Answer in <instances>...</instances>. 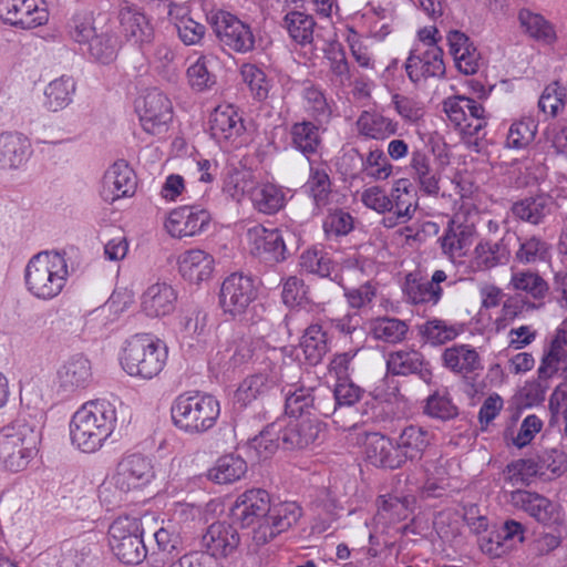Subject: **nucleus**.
<instances>
[{
	"label": "nucleus",
	"instance_id": "obj_1",
	"mask_svg": "<svg viewBox=\"0 0 567 567\" xmlns=\"http://www.w3.org/2000/svg\"><path fill=\"white\" fill-rule=\"evenodd\" d=\"M118 417L125 422L130 415L115 396L112 400L96 399L84 403L70 422L72 444L85 453L97 451L111 435L113 423Z\"/></svg>",
	"mask_w": 567,
	"mask_h": 567
},
{
	"label": "nucleus",
	"instance_id": "obj_2",
	"mask_svg": "<svg viewBox=\"0 0 567 567\" xmlns=\"http://www.w3.org/2000/svg\"><path fill=\"white\" fill-rule=\"evenodd\" d=\"M324 425L310 417L280 421L268 425L254 440L255 447L264 457L272 454L281 444L285 450H302L322 441Z\"/></svg>",
	"mask_w": 567,
	"mask_h": 567
},
{
	"label": "nucleus",
	"instance_id": "obj_3",
	"mask_svg": "<svg viewBox=\"0 0 567 567\" xmlns=\"http://www.w3.org/2000/svg\"><path fill=\"white\" fill-rule=\"evenodd\" d=\"M69 267L63 254L41 251L27 264L24 281L27 290L40 300H52L64 289Z\"/></svg>",
	"mask_w": 567,
	"mask_h": 567
},
{
	"label": "nucleus",
	"instance_id": "obj_4",
	"mask_svg": "<svg viewBox=\"0 0 567 567\" xmlns=\"http://www.w3.org/2000/svg\"><path fill=\"white\" fill-rule=\"evenodd\" d=\"M154 478L151 460L142 454L125 455L117 463L114 474L99 487L103 503L117 505L128 492L147 485Z\"/></svg>",
	"mask_w": 567,
	"mask_h": 567
},
{
	"label": "nucleus",
	"instance_id": "obj_5",
	"mask_svg": "<svg viewBox=\"0 0 567 567\" xmlns=\"http://www.w3.org/2000/svg\"><path fill=\"white\" fill-rule=\"evenodd\" d=\"M167 348L150 333H137L125 342L121 364L130 375L143 379L156 377L164 368Z\"/></svg>",
	"mask_w": 567,
	"mask_h": 567
},
{
	"label": "nucleus",
	"instance_id": "obj_6",
	"mask_svg": "<svg viewBox=\"0 0 567 567\" xmlns=\"http://www.w3.org/2000/svg\"><path fill=\"white\" fill-rule=\"evenodd\" d=\"M70 37L87 47L90 59L100 64L113 63L120 50V41L112 28L93 19L91 14H75L70 23Z\"/></svg>",
	"mask_w": 567,
	"mask_h": 567
},
{
	"label": "nucleus",
	"instance_id": "obj_7",
	"mask_svg": "<svg viewBox=\"0 0 567 567\" xmlns=\"http://www.w3.org/2000/svg\"><path fill=\"white\" fill-rule=\"evenodd\" d=\"M219 412V402L214 395L205 392H183L172 406V419L179 430L196 434L213 427Z\"/></svg>",
	"mask_w": 567,
	"mask_h": 567
},
{
	"label": "nucleus",
	"instance_id": "obj_8",
	"mask_svg": "<svg viewBox=\"0 0 567 567\" xmlns=\"http://www.w3.org/2000/svg\"><path fill=\"white\" fill-rule=\"evenodd\" d=\"M33 426L17 420L0 431V464L13 472L23 470L37 449Z\"/></svg>",
	"mask_w": 567,
	"mask_h": 567
},
{
	"label": "nucleus",
	"instance_id": "obj_9",
	"mask_svg": "<svg viewBox=\"0 0 567 567\" xmlns=\"http://www.w3.org/2000/svg\"><path fill=\"white\" fill-rule=\"evenodd\" d=\"M109 545L120 561L127 565H137L147 554L142 538L138 519L123 516L117 517L109 528Z\"/></svg>",
	"mask_w": 567,
	"mask_h": 567
},
{
	"label": "nucleus",
	"instance_id": "obj_10",
	"mask_svg": "<svg viewBox=\"0 0 567 567\" xmlns=\"http://www.w3.org/2000/svg\"><path fill=\"white\" fill-rule=\"evenodd\" d=\"M567 330L556 329L554 337L544 348L540 364L537 370L539 390L553 386V390L567 388Z\"/></svg>",
	"mask_w": 567,
	"mask_h": 567
},
{
	"label": "nucleus",
	"instance_id": "obj_11",
	"mask_svg": "<svg viewBox=\"0 0 567 567\" xmlns=\"http://www.w3.org/2000/svg\"><path fill=\"white\" fill-rule=\"evenodd\" d=\"M480 218L478 210L467 204H462L449 220L444 234L439 238L442 252L451 260L466 255Z\"/></svg>",
	"mask_w": 567,
	"mask_h": 567
},
{
	"label": "nucleus",
	"instance_id": "obj_12",
	"mask_svg": "<svg viewBox=\"0 0 567 567\" xmlns=\"http://www.w3.org/2000/svg\"><path fill=\"white\" fill-rule=\"evenodd\" d=\"M214 33L224 48L246 54L255 50L256 38L251 27L228 11L218 10L208 17Z\"/></svg>",
	"mask_w": 567,
	"mask_h": 567
},
{
	"label": "nucleus",
	"instance_id": "obj_13",
	"mask_svg": "<svg viewBox=\"0 0 567 567\" xmlns=\"http://www.w3.org/2000/svg\"><path fill=\"white\" fill-rule=\"evenodd\" d=\"M257 298V287L250 276L234 272L227 276L220 287L219 305L233 318L246 312Z\"/></svg>",
	"mask_w": 567,
	"mask_h": 567
},
{
	"label": "nucleus",
	"instance_id": "obj_14",
	"mask_svg": "<svg viewBox=\"0 0 567 567\" xmlns=\"http://www.w3.org/2000/svg\"><path fill=\"white\" fill-rule=\"evenodd\" d=\"M453 284L454 281L450 280L449 275L442 269H436L431 278L410 272L405 276L403 293L412 305L436 306L442 299L444 287Z\"/></svg>",
	"mask_w": 567,
	"mask_h": 567
},
{
	"label": "nucleus",
	"instance_id": "obj_15",
	"mask_svg": "<svg viewBox=\"0 0 567 567\" xmlns=\"http://www.w3.org/2000/svg\"><path fill=\"white\" fill-rule=\"evenodd\" d=\"M135 109L143 130L152 135L165 132L173 118L171 100L156 89L138 99Z\"/></svg>",
	"mask_w": 567,
	"mask_h": 567
},
{
	"label": "nucleus",
	"instance_id": "obj_16",
	"mask_svg": "<svg viewBox=\"0 0 567 567\" xmlns=\"http://www.w3.org/2000/svg\"><path fill=\"white\" fill-rule=\"evenodd\" d=\"M0 19L13 27L33 29L48 22L42 0H0Z\"/></svg>",
	"mask_w": 567,
	"mask_h": 567
},
{
	"label": "nucleus",
	"instance_id": "obj_17",
	"mask_svg": "<svg viewBox=\"0 0 567 567\" xmlns=\"http://www.w3.org/2000/svg\"><path fill=\"white\" fill-rule=\"evenodd\" d=\"M409 79L417 84L445 74L443 51L439 45H415L405 62Z\"/></svg>",
	"mask_w": 567,
	"mask_h": 567
},
{
	"label": "nucleus",
	"instance_id": "obj_18",
	"mask_svg": "<svg viewBox=\"0 0 567 567\" xmlns=\"http://www.w3.org/2000/svg\"><path fill=\"white\" fill-rule=\"evenodd\" d=\"M301 507L295 502L270 505L262 523L254 529L252 538L257 545L270 542L278 534L291 528L301 517Z\"/></svg>",
	"mask_w": 567,
	"mask_h": 567
},
{
	"label": "nucleus",
	"instance_id": "obj_19",
	"mask_svg": "<svg viewBox=\"0 0 567 567\" xmlns=\"http://www.w3.org/2000/svg\"><path fill=\"white\" fill-rule=\"evenodd\" d=\"M212 220L210 213L199 206L173 209L165 221L167 233L175 238L193 237L204 231Z\"/></svg>",
	"mask_w": 567,
	"mask_h": 567
},
{
	"label": "nucleus",
	"instance_id": "obj_20",
	"mask_svg": "<svg viewBox=\"0 0 567 567\" xmlns=\"http://www.w3.org/2000/svg\"><path fill=\"white\" fill-rule=\"evenodd\" d=\"M270 511V496L261 488L248 489L239 495L230 509L234 522L241 527L260 525Z\"/></svg>",
	"mask_w": 567,
	"mask_h": 567
},
{
	"label": "nucleus",
	"instance_id": "obj_21",
	"mask_svg": "<svg viewBox=\"0 0 567 567\" xmlns=\"http://www.w3.org/2000/svg\"><path fill=\"white\" fill-rule=\"evenodd\" d=\"M443 364L452 372L461 375L467 384L475 388L476 379L483 370L478 352L468 344H454L442 354Z\"/></svg>",
	"mask_w": 567,
	"mask_h": 567
},
{
	"label": "nucleus",
	"instance_id": "obj_22",
	"mask_svg": "<svg viewBox=\"0 0 567 567\" xmlns=\"http://www.w3.org/2000/svg\"><path fill=\"white\" fill-rule=\"evenodd\" d=\"M135 190L136 177L125 161H116L104 173L100 190L104 202L113 203L120 198L131 197Z\"/></svg>",
	"mask_w": 567,
	"mask_h": 567
},
{
	"label": "nucleus",
	"instance_id": "obj_23",
	"mask_svg": "<svg viewBox=\"0 0 567 567\" xmlns=\"http://www.w3.org/2000/svg\"><path fill=\"white\" fill-rule=\"evenodd\" d=\"M247 237L254 255L276 262L286 259L287 249L279 229L256 225L248 229Z\"/></svg>",
	"mask_w": 567,
	"mask_h": 567
},
{
	"label": "nucleus",
	"instance_id": "obj_24",
	"mask_svg": "<svg viewBox=\"0 0 567 567\" xmlns=\"http://www.w3.org/2000/svg\"><path fill=\"white\" fill-rule=\"evenodd\" d=\"M511 504L545 525L559 519L558 506L538 493L516 489L511 493Z\"/></svg>",
	"mask_w": 567,
	"mask_h": 567
},
{
	"label": "nucleus",
	"instance_id": "obj_25",
	"mask_svg": "<svg viewBox=\"0 0 567 567\" xmlns=\"http://www.w3.org/2000/svg\"><path fill=\"white\" fill-rule=\"evenodd\" d=\"M389 200L390 207L386 213L391 215L383 220L386 227H394L398 224L409 221L417 207L416 194L409 188V182L405 179H400L395 183L389 195Z\"/></svg>",
	"mask_w": 567,
	"mask_h": 567
},
{
	"label": "nucleus",
	"instance_id": "obj_26",
	"mask_svg": "<svg viewBox=\"0 0 567 567\" xmlns=\"http://www.w3.org/2000/svg\"><path fill=\"white\" fill-rule=\"evenodd\" d=\"M117 18L121 31L128 41L142 44L153 38V27L138 7L128 2L121 3Z\"/></svg>",
	"mask_w": 567,
	"mask_h": 567
},
{
	"label": "nucleus",
	"instance_id": "obj_27",
	"mask_svg": "<svg viewBox=\"0 0 567 567\" xmlns=\"http://www.w3.org/2000/svg\"><path fill=\"white\" fill-rule=\"evenodd\" d=\"M209 128L212 136L218 142H234L245 132L244 121L231 104L218 105L213 111Z\"/></svg>",
	"mask_w": 567,
	"mask_h": 567
},
{
	"label": "nucleus",
	"instance_id": "obj_28",
	"mask_svg": "<svg viewBox=\"0 0 567 567\" xmlns=\"http://www.w3.org/2000/svg\"><path fill=\"white\" fill-rule=\"evenodd\" d=\"M410 169L419 189L429 196L440 193V173L433 167V161L423 148H414L411 153Z\"/></svg>",
	"mask_w": 567,
	"mask_h": 567
},
{
	"label": "nucleus",
	"instance_id": "obj_29",
	"mask_svg": "<svg viewBox=\"0 0 567 567\" xmlns=\"http://www.w3.org/2000/svg\"><path fill=\"white\" fill-rule=\"evenodd\" d=\"M239 543L240 537L237 529L226 522L212 524L203 536L204 546L214 557L231 555L237 549Z\"/></svg>",
	"mask_w": 567,
	"mask_h": 567
},
{
	"label": "nucleus",
	"instance_id": "obj_30",
	"mask_svg": "<svg viewBox=\"0 0 567 567\" xmlns=\"http://www.w3.org/2000/svg\"><path fill=\"white\" fill-rule=\"evenodd\" d=\"M365 458L374 466L398 468L403 464V456L391 440L380 433H369L364 440Z\"/></svg>",
	"mask_w": 567,
	"mask_h": 567
},
{
	"label": "nucleus",
	"instance_id": "obj_31",
	"mask_svg": "<svg viewBox=\"0 0 567 567\" xmlns=\"http://www.w3.org/2000/svg\"><path fill=\"white\" fill-rule=\"evenodd\" d=\"M508 288L539 306L548 296L549 285L532 269H512Z\"/></svg>",
	"mask_w": 567,
	"mask_h": 567
},
{
	"label": "nucleus",
	"instance_id": "obj_32",
	"mask_svg": "<svg viewBox=\"0 0 567 567\" xmlns=\"http://www.w3.org/2000/svg\"><path fill=\"white\" fill-rule=\"evenodd\" d=\"M168 20L183 44L195 47L203 43L207 28L202 22L196 21L186 9L176 4L171 6Z\"/></svg>",
	"mask_w": 567,
	"mask_h": 567
},
{
	"label": "nucleus",
	"instance_id": "obj_33",
	"mask_svg": "<svg viewBox=\"0 0 567 567\" xmlns=\"http://www.w3.org/2000/svg\"><path fill=\"white\" fill-rule=\"evenodd\" d=\"M31 153L27 136L17 132L0 134V168L12 169L23 165Z\"/></svg>",
	"mask_w": 567,
	"mask_h": 567
},
{
	"label": "nucleus",
	"instance_id": "obj_34",
	"mask_svg": "<svg viewBox=\"0 0 567 567\" xmlns=\"http://www.w3.org/2000/svg\"><path fill=\"white\" fill-rule=\"evenodd\" d=\"M214 264L213 256L202 249L185 251L178 261L179 272L183 278L194 284L210 279Z\"/></svg>",
	"mask_w": 567,
	"mask_h": 567
},
{
	"label": "nucleus",
	"instance_id": "obj_35",
	"mask_svg": "<svg viewBox=\"0 0 567 567\" xmlns=\"http://www.w3.org/2000/svg\"><path fill=\"white\" fill-rule=\"evenodd\" d=\"M176 292L165 282L150 286L142 296V310L146 316L157 318L169 315L175 308Z\"/></svg>",
	"mask_w": 567,
	"mask_h": 567
},
{
	"label": "nucleus",
	"instance_id": "obj_36",
	"mask_svg": "<svg viewBox=\"0 0 567 567\" xmlns=\"http://www.w3.org/2000/svg\"><path fill=\"white\" fill-rule=\"evenodd\" d=\"M355 127L364 138L383 141L396 134L399 123L379 112L363 111L357 118Z\"/></svg>",
	"mask_w": 567,
	"mask_h": 567
},
{
	"label": "nucleus",
	"instance_id": "obj_37",
	"mask_svg": "<svg viewBox=\"0 0 567 567\" xmlns=\"http://www.w3.org/2000/svg\"><path fill=\"white\" fill-rule=\"evenodd\" d=\"M56 375L62 388L84 389L92 380L91 362L82 353L73 354L59 368Z\"/></svg>",
	"mask_w": 567,
	"mask_h": 567
},
{
	"label": "nucleus",
	"instance_id": "obj_38",
	"mask_svg": "<svg viewBox=\"0 0 567 567\" xmlns=\"http://www.w3.org/2000/svg\"><path fill=\"white\" fill-rule=\"evenodd\" d=\"M553 207L554 202L551 197L540 194L515 202L512 205L511 212L516 219L532 225H539L551 214Z\"/></svg>",
	"mask_w": 567,
	"mask_h": 567
},
{
	"label": "nucleus",
	"instance_id": "obj_39",
	"mask_svg": "<svg viewBox=\"0 0 567 567\" xmlns=\"http://www.w3.org/2000/svg\"><path fill=\"white\" fill-rule=\"evenodd\" d=\"M322 125L307 120L293 123L289 131L292 146L306 156L316 154L321 145Z\"/></svg>",
	"mask_w": 567,
	"mask_h": 567
},
{
	"label": "nucleus",
	"instance_id": "obj_40",
	"mask_svg": "<svg viewBox=\"0 0 567 567\" xmlns=\"http://www.w3.org/2000/svg\"><path fill=\"white\" fill-rule=\"evenodd\" d=\"M508 259V250L502 240L482 239L475 246L471 265L475 270L486 271Z\"/></svg>",
	"mask_w": 567,
	"mask_h": 567
},
{
	"label": "nucleus",
	"instance_id": "obj_41",
	"mask_svg": "<svg viewBox=\"0 0 567 567\" xmlns=\"http://www.w3.org/2000/svg\"><path fill=\"white\" fill-rule=\"evenodd\" d=\"M247 472V463L235 454H226L208 470L207 477L217 484H233L241 480Z\"/></svg>",
	"mask_w": 567,
	"mask_h": 567
},
{
	"label": "nucleus",
	"instance_id": "obj_42",
	"mask_svg": "<svg viewBox=\"0 0 567 567\" xmlns=\"http://www.w3.org/2000/svg\"><path fill=\"white\" fill-rule=\"evenodd\" d=\"M359 347L355 350H350L336 354L330 362L329 372L327 377L328 386L332 390H361L357 386L350 374V363L355 357Z\"/></svg>",
	"mask_w": 567,
	"mask_h": 567
},
{
	"label": "nucleus",
	"instance_id": "obj_43",
	"mask_svg": "<svg viewBox=\"0 0 567 567\" xmlns=\"http://www.w3.org/2000/svg\"><path fill=\"white\" fill-rule=\"evenodd\" d=\"M251 204L259 213L272 215L284 208L286 196L284 190L271 183H257L250 196Z\"/></svg>",
	"mask_w": 567,
	"mask_h": 567
},
{
	"label": "nucleus",
	"instance_id": "obj_44",
	"mask_svg": "<svg viewBox=\"0 0 567 567\" xmlns=\"http://www.w3.org/2000/svg\"><path fill=\"white\" fill-rule=\"evenodd\" d=\"M300 348L305 360L310 365L319 364L329 351L327 333L318 323L310 324L303 332L300 340Z\"/></svg>",
	"mask_w": 567,
	"mask_h": 567
},
{
	"label": "nucleus",
	"instance_id": "obj_45",
	"mask_svg": "<svg viewBox=\"0 0 567 567\" xmlns=\"http://www.w3.org/2000/svg\"><path fill=\"white\" fill-rule=\"evenodd\" d=\"M515 260L520 265H535L550 259L551 246L539 236L518 237Z\"/></svg>",
	"mask_w": 567,
	"mask_h": 567
},
{
	"label": "nucleus",
	"instance_id": "obj_46",
	"mask_svg": "<svg viewBox=\"0 0 567 567\" xmlns=\"http://www.w3.org/2000/svg\"><path fill=\"white\" fill-rule=\"evenodd\" d=\"M316 21L311 14L292 10L284 17V27L293 42L300 45L311 44Z\"/></svg>",
	"mask_w": 567,
	"mask_h": 567
},
{
	"label": "nucleus",
	"instance_id": "obj_47",
	"mask_svg": "<svg viewBox=\"0 0 567 567\" xmlns=\"http://www.w3.org/2000/svg\"><path fill=\"white\" fill-rule=\"evenodd\" d=\"M369 330L373 339L395 344L405 339L409 326L404 320L398 318L379 317L371 320Z\"/></svg>",
	"mask_w": 567,
	"mask_h": 567
},
{
	"label": "nucleus",
	"instance_id": "obj_48",
	"mask_svg": "<svg viewBox=\"0 0 567 567\" xmlns=\"http://www.w3.org/2000/svg\"><path fill=\"white\" fill-rule=\"evenodd\" d=\"M430 443V434L427 431L419 426H408L403 430L399 437L396 449L403 456V463L406 460L421 457Z\"/></svg>",
	"mask_w": 567,
	"mask_h": 567
},
{
	"label": "nucleus",
	"instance_id": "obj_49",
	"mask_svg": "<svg viewBox=\"0 0 567 567\" xmlns=\"http://www.w3.org/2000/svg\"><path fill=\"white\" fill-rule=\"evenodd\" d=\"M307 193L312 198L315 207L319 210L327 207L331 196V181L327 168L310 166L309 178L305 185Z\"/></svg>",
	"mask_w": 567,
	"mask_h": 567
},
{
	"label": "nucleus",
	"instance_id": "obj_50",
	"mask_svg": "<svg viewBox=\"0 0 567 567\" xmlns=\"http://www.w3.org/2000/svg\"><path fill=\"white\" fill-rule=\"evenodd\" d=\"M330 81L336 86L350 84L351 73L344 49L339 43H331L324 51Z\"/></svg>",
	"mask_w": 567,
	"mask_h": 567
},
{
	"label": "nucleus",
	"instance_id": "obj_51",
	"mask_svg": "<svg viewBox=\"0 0 567 567\" xmlns=\"http://www.w3.org/2000/svg\"><path fill=\"white\" fill-rule=\"evenodd\" d=\"M518 20L524 30L535 40L550 44L556 40L554 27L540 14L522 9Z\"/></svg>",
	"mask_w": 567,
	"mask_h": 567
},
{
	"label": "nucleus",
	"instance_id": "obj_52",
	"mask_svg": "<svg viewBox=\"0 0 567 567\" xmlns=\"http://www.w3.org/2000/svg\"><path fill=\"white\" fill-rule=\"evenodd\" d=\"M305 111L319 124L328 123L332 110L327 101L326 94L315 85H308L302 90Z\"/></svg>",
	"mask_w": 567,
	"mask_h": 567
},
{
	"label": "nucleus",
	"instance_id": "obj_53",
	"mask_svg": "<svg viewBox=\"0 0 567 567\" xmlns=\"http://www.w3.org/2000/svg\"><path fill=\"white\" fill-rule=\"evenodd\" d=\"M75 92V81L71 76L62 75L51 81L45 91L47 105L51 111H59L68 106Z\"/></svg>",
	"mask_w": 567,
	"mask_h": 567
},
{
	"label": "nucleus",
	"instance_id": "obj_54",
	"mask_svg": "<svg viewBox=\"0 0 567 567\" xmlns=\"http://www.w3.org/2000/svg\"><path fill=\"white\" fill-rule=\"evenodd\" d=\"M256 184L249 171L231 168L225 177L223 189L233 199L240 202L245 195L251 196Z\"/></svg>",
	"mask_w": 567,
	"mask_h": 567
},
{
	"label": "nucleus",
	"instance_id": "obj_55",
	"mask_svg": "<svg viewBox=\"0 0 567 567\" xmlns=\"http://www.w3.org/2000/svg\"><path fill=\"white\" fill-rule=\"evenodd\" d=\"M537 126V122L532 117L513 122L506 136V146L515 150L526 148L534 141Z\"/></svg>",
	"mask_w": 567,
	"mask_h": 567
},
{
	"label": "nucleus",
	"instance_id": "obj_56",
	"mask_svg": "<svg viewBox=\"0 0 567 567\" xmlns=\"http://www.w3.org/2000/svg\"><path fill=\"white\" fill-rule=\"evenodd\" d=\"M392 104L399 116L410 125H420L426 114L425 105L414 97L393 94Z\"/></svg>",
	"mask_w": 567,
	"mask_h": 567
},
{
	"label": "nucleus",
	"instance_id": "obj_57",
	"mask_svg": "<svg viewBox=\"0 0 567 567\" xmlns=\"http://www.w3.org/2000/svg\"><path fill=\"white\" fill-rule=\"evenodd\" d=\"M536 309H538V305L524 298L520 293L506 296L502 303L501 316L496 319V324L498 328L504 327L524 312Z\"/></svg>",
	"mask_w": 567,
	"mask_h": 567
},
{
	"label": "nucleus",
	"instance_id": "obj_58",
	"mask_svg": "<svg viewBox=\"0 0 567 567\" xmlns=\"http://www.w3.org/2000/svg\"><path fill=\"white\" fill-rule=\"evenodd\" d=\"M505 480L512 486L528 485L533 477L542 476L536 460L520 458L508 464L504 471Z\"/></svg>",
	"mask_w": 567,
	"mask_h": 567
},
{
	"label": "nucleus",
	"instance_id": "obj_59",
	"mask_svg": "<svg viewBox=\"0 0 567 567\" xmlns=\"http://www.w3.org/2000/svg\"><path fill=\"white\" fill-rule=\"evenodd\" d=\"M393 166L382 150H371L362 157V172L374 181H384L392 174Z\"/></svg>",
	"mask_w": 567,
	"mask_h": 567
},
{
	"label": "nucleus",
	"instance_id": "obj_60",
	"mask_svg": "<svg viewBox=\"0 0 567 567\" xmlns=\"http://www.w3.org/2000/svg\"><path fill=\"white\" fill-rule=\"evenodd\" d=\"M299 265L306 272L320 277H329L334 268L328 255L316 248L305 250L300 256Z\"/></svg>",
	"mask_w": 567,
	"mask_h": 567
},
{
	"label": "nucleus",
	"instance_id": "obj_61",
	"mask_svg": "<svg viewBox=\"0 0 567 567\" xmlns=\"http://www.w3.org/2000/svg\"><path fill=\"white\" fill-rule=\"evenodd\" d=\"M421 365V354L416 351H396L386 360L388 371L396 375L414 373Z\"/></svg>",
	"mask_w": 567,
	"mask_h": 567
},
{
	"label": "nucleus",
	"instance_id": "obj_62",
	"mask_svg": "<svg viewBox=\"0 0 567 567\" xmlns=\"http://www.w3.org/2000/svg\"><path fill=\"white\" fill-rule=\"evenodd\" d=\"M424 413L431 417L450 420L457 415V406L452 402L447 392H433L426 399Z\"/></svg>",
	"mask_w": 567,
	"mask_h": 567
},
{
	"label": "nucleus",
	"instance_id": "obj_63",
	"mask_svg": "<svg viewBox=\"0 0 567 567\" xmlns=\"http://www.w3.org/2000/svg\"><path fill=\"white\" fill-rule=\"evenodd\" d=\"M421 332L429 343L439 346L455 339L460 331L453 324H449L440 319H433L422 326Z\"/></svg>",
	"mask_w": 567,
	"mask_h": 567
},
{
	"label": "nucleus",
	"instance_id": "obj_64",
	"mask_svg": "<svg viewBox=\"0 0 567 567\" xmlns=\"http://www.w3.org/2000/svg\"><path fill=\"white\" fill-rule=\"evenodd\" d=\"M190 87L197 92L209 90L216 83V76L208 71L205 55H200L186 71Z\"/></svg>",
	"mask_w": 567,
	"mask_h": 567
}]
</instances>
